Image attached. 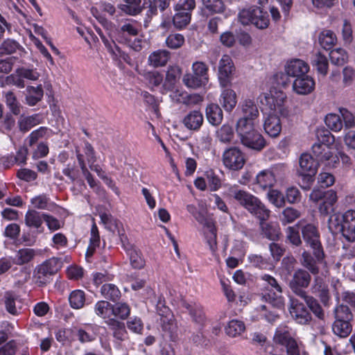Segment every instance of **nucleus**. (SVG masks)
Listing matches in <instances>:
<instances>
[{"label":"nucleus","mask_w":355,"mask_h":355,"mask_svg":"<svg viewBox=\"0 0 355 355\" xmlns=\"http://www.w3.org/2000/svg\"><path fill=\"white\" fill-rule=\"evenodd\" d=\"M228 193L239 205L259 220H267L270 217V210L257 196L250 192L240 189L237 185H234L228 189Z\"/></svg>","instance_id":"obj_1"},{"label":"nucleus","mask_w":355,"mask_h":355,"mask_svg":"<svg viewBox=\"0 0 355 355\" xmlns=\"http://www.w3.org/2000/svg\"><path fill=\"white\" fill-rule=\"evenodd\" d=\"M335 320L332 324L334 334L340 338H347L352 331L353 314L350 309L343 304L337 306L334 311Z\"/></svg>","instance_id":"obj_2"},{"label":"nucleus","mask_w":355,"mask_h":355,"mask_svg":"<svg viewBox=\"0 0 355 355\" xmlns=\"http://www.w3.org/2000/svg\"><path fill=\"white\" fill-rule=\"evenodd\" d=\"M273 341L276 345H281L286 348V355H300V347L288 331L282 329H277ZM269 355H284V351L274 347L269 352Z\"/></svg>","instance_id":"obj_3"},{"label":"nucleus","mask_w":355,"mask_h":355,"mask_svg":"<svg viewBox=\"0 0 355 355\" xmlns=\"http://www.w3.org/2000/svg\"><path fill=\"white\" fill-rule=\"evenodd\" d=\"M286 95L282 92L270 91L260 96V102L266 105L270 111L269 114L286 115L287 110L284 107Z\"/></svg>","instance_id":"obj_4"},{"label":"nucleus","mask_w":355,"mask_h":355,"mask_svg":"<svg viewBox=\"0 0 355 355\" xmlns=\"http://www.w3.org/2000/svg\"><path fill=\"white\" fill-rule=\"evenodd\" d=\"M223 165L231 171L241 170L245 163V155L236 146L230 147L224 150L222 155Z\"/></svg>","instance_id":"obj_5"},{"label":"nucleus","mask_w":355,"mask_h":355,"mask_svg":"<svg viewBox=\"0 0 355 355\" xmlns=\"http://www.w3.org/2000/svg\"><path fill=\"white\" fill-rule=\"evenodd\" d=\"M311 281L310 272L304 269L298 268L294 272L289 282V287L294 294L302 297L308 294L304 289L309 286Z\"/></svg>","instance_id":"obj_6"},{"label":"nucleus","mask_w":355,"mask_h":355,"mask_svg":"<svg viewBox=\"0 0 355 355\" xmlns=\"http://www.w3.org/2000/svg\"><path fill=\"white\" fill-rule=\"evenodd\" d=\"M312 250L314 257L304 250L302 254L300 263L308 272L315 276L320 271L318 264L324 261V253L322 248Z\"/></svg>","instance_id":"obj_7"},{"label":"nucleus","mask_w":355,"mask_h":355,"mask_svg":"<svg viewBox=\"0 0 355 355\" xmlns=\"http://www.w3.org/2000/svg\"><path fill=\"white\" fill-rule=\"evenodd\" d=\"M289 312L291 317L299 324H308L311 320V315L304 304L297 300L291 299Z\"/></svg>","instance_id":"obj_8"},{"label":"nucleus","mask_w":355,"mask_h":355,"mask_svg":"<svg viewBox=\"0 0 355 355\" xmlns=\"http://www.w3.org/2000/svg\"><path fill=\"white\" fill-rule=\"evenodd\" d=\"M119 235L123 248L130 257L132 266L137 269L142 268L145 265V261L141 257L140 251L134 245L129 243L125 236L121 234Z\"/></svg>","instance_id":"obj_9"},{"label":"nucleus","mask_w":355,"mask_h":355,"mask_svg":"<svg viewBox=\"0 0 355 355\" xmlns=\"http://www.w3.org/2000/svg\"><path fill=\"white\" fill-rule=\"evenodd\" d=\"M299 164L298 173L300 175L310 180L316 173L318 164L311 155L302 154L300 157Z\"/></svg>","instance_id":"obj_10"},{"label":"nucleus","mask_w":355,"mask_h":355,"mask_svg":"<svg viewBox=\"0 0 355 355\" xmlns=\"http://www.w3.org/2000/svg\"><path fill=\"white\" fill-rule=\"evenodd\" d=\"M240 139L243 145L257 151L261 150L266 144L263 136L256 130L248 132Z\"/></svg>","instance_id":"obj_11"},{"label":"nucleus","mask_w":355,"mask_h":355,"mask_svg":"<svg viewBox=\"0 0 355 355\" xmlns=\"http://www.w3.org/2000/svg\"><path fill=\"white\" fill-rule=\"evenodd\" d=\"M301 231L303 239L311 249L322 248L319 233L313 225L306 224L302 227Z\"/></svg>","instance_id":"obj_12"},{"label":"nucleus","mask_w":355,"mask_h":355,"mask_svg":"<svg viewBox=\"0 0 355 355\" xmlns=\"http://www.w3.org/2000/svg\"><path fill=\"white\" fill-rule=\"evenodd\" d=\"M234 66L231 58L227 55H224L219 62V75L218 78L220 84L223 87L227 86L229 78L232 75Z\"/></svg>","instance_id":"obj_13"},{"label":"nucleus","mask_w":355,"mask_h":355,"mask_svg":"<svg viewBox=\"0 0 355 355\" xmlns=\"http://www.w3.org/2000/svg\"><path fill=\"white\" fill-rule=\"evenodd\" d=\"M315 88V81L309 76L304 75L295 78L293 83V89L297 94H310Z\"/></svg>","instance_id":"obj_14"},{"label":"nucleus","mask_w":355,"mask_h":355,"mask_svg":"<svg viewBox=\"0 0 355 355\" xmlns=\"http://www.w3.org/2000/svg\"><path fill=\"white\" fill-rule=\"evenodd\" d=\"M345 220L343 224L342 235L349 242L355 241V211L345 212Z\"/></svg>","instance_id":"obj_15"},{"label":"nucleus","mask_w":355,"mask_h":355,"mask_svg":"<svg viewBox=\"0 0 355 355\" xmlns=\"http://www.w3.org/2000/svg\"><path fill=\"white\" fill-rule=\"evenodd\" d=\"M309 70V65L303 60L299 59L291 60L285 67L287 75L295 77V78L306 74Z\"/></svg>","instance_id":"obj_16"},{"label":"nucleus","mask_w":355,"mask_h":355,"mask_svg":"<svg viewBox=\"0 0 355 355\" xmlns=\"http://www.w3.org/2000/svg\"><path fill=\"white\" fill-rule=\"evenodd\" d=\"M204 121L202 114L199 110L189 112L183 119L184 125L190 130H198Z\"/></svg>","instance_id":"obj_17"},{"label":"nucleus","mask_w":355,"mask_h":355,"mask_svg":"<svg viewBox=\"0 0 355 355\" xmlns=\"http://www.w3.org/2000/svg\"><path fill=\"white\" fill-rule=\"evenodd\" d=\"M207 121L213 126H218L223 121V113L218 104L210 103L205 108Z\"/></svg>","instance_id":"obj_18"},{"label":"nucleus","mask_w":355,"mask_h":355,"mask_svg":"<svg viewBox=\"0 0 355 355\" xmlns=\"http://www.w3.org/2000/svg\"><path fill=\"white\" fill-rule=\"evenodd\" d=\"M266 132L272 137H277L282 130V123L277 114H269L264 122Z\"/></svg>","instance_id":"obj_19"},{"label":"nucleus","mask_w":355,"mask_h":355,"mask_svg":"<svg viewBox=\"0 0 355 355\" xmlns=\"http://www.w3.org/2000/svg\"><path fill=\"white\" fill-rule=\"evenodd\" d=\"M219 102L226 112H231L237 103L236 92L232 89H224L220 94Z\"/></svg>","instance_id":"obj_20"},{"label":"nucleus","mask_w":355,"mask_h":355,"mask_svg":"<svg viewBox=\"0 0 355 355\" xmlns=\"http://www.w3.org/2000/svg\"><path fill=\"white\" fill-rule=\"evenodd\" d=\"M338 196L336 192L332 189L325 192L322 202L320 205L319 211L321 214L328 215L334 210V205L337 202Z\"/></svg>","instance_id":"obj_21"},{"label":"nucleus","mask_w":355,"mask_h":355,"mask_svg":"<svg viewBox=\"0 0 355 355\" xmlns=\"http://www.w3.org/2000/svg\"><path fill=\"white\" fill-rule=\"evenodd\" d=\"M170 58V53L164 49H159L152 52L148 58V64L154 67L165 66Z\"/></svg>","instance_id":"obj_22"},{"label":"nucleus","mask_w":355,"mask_h":355,"mask_svg":"<svg viewBox=\"0 0 355 355\" xmlns=\"http://www.w3.org/2000/svg\"><path fill=\"white\" fill-rule=\"evenodd\" d=\"M237 112L243 118L255 119L259 116V110L256 104L250 99L241 102L237 108Z\"/></svg>","instance_id":"obj_23"},{"label":"nucleus","mask_w":355,"mask_h":355,"mask_svg":"<svg viewBox=\"0 0 355 355\" xmlns=\"http://www.w3.org/2000/svg\"><path fill=\"white\" fill-rule=\"evenodd\" d=\"M119 33L128 40L129 37H135L139 34V24L133 19H125L119 27Z\"/></svg>","instance_id":"obj_24"},{"label":"nucleus","mask_w":355,"mask_h":355,"mask_svg":"<svg viewBox=\"0 0 355 355\" xmlns=\"http://www.w3.org/2000/svg\"><path fill=\"white\" fill-rule=\"evenodd\" d=\"M266 220H260L261 234L271 241L278 240L281 234L279 226L272 223H266Z\"/></svg>","instance_id":"obj_25"},{"label":"nucleus","mask_w":355,"mask_h":355,"mask_svg":"<svg viewBox=\"0 0 355 355\" xmlns=\"http://www.w3.org/2000/svg\"><path fill=\"white\" fill-rule=\"evenodd\" d=\"M276 182L275 173L273 170H263L256 177V183L260 188L265 190L270 189Z\"/></svg>","instance_id":"obj_26"},{"label":"nucleus","mask_w":355,"mask_h":355,"mask_svg":"<svg viewBox=\"0 0 355 355\" xmlns=\"http://www.w3.org/2000/svg\"><path fill=\"white\" fill-rule=\"evenodd\" d=\"M181 304L183 307L188 310L193 322L200 325L203 324L205 317L200 305L196 304H191L184 300L181 301Z\"/></svg>","instance_id":"obj_27"},{"label":"nucleus","mask_w":355,"mask_h":355,"mask_svg":"<svg viewBox=\"0 0 355 355\" xmlns=\"http://www.w3.org/2000/svg\"><path fill=\"white\" fill-rule=\"evenodd\" d=\"M26 91L25 102L29 106H34L42 101L44 96L42 85H39L37 87L28 86Z\"/></svg>","instance_id":"obj_28"},{"label":"nucleus","mask_w":355,"mask_h":355,"mask_svg":"<svg viewBox=\"0 0 355 355\" xmlns=\"http://www.w3.org/2000/svg\"><path fill=\"white\" fill-rule=\"evenodd\" d=\"M40 123L41 120L38 114L31 116L21 115L18 119L17 125L19 131L25 133Z\"/></svg>","instance_id":"obj_29"},{"label":"nucleus","mask_w":355,"mask_h":355,"mask_svg":"<svg viewBox=\"0 0 355 355\" xmlns=\"http://www.w3.org/2000/svg\"><path fill=\"white\" fill-rule=\"evenodd\" d=\"M181 75V69L178 67H170L166 74L163 85L164 90H173Z\"/></svg>","instance_id":"obj_30"},{"label":"nucleus","mask_w":355,"mask_h":355,"mask_svg":"<svg viewBox=\"0 0 355 355\" xmlns=\"http://www.w3.org/2000/svg\"><path fill=\"white\" fill-rule=\"evenodd\" d=\"M44 213H40L35 209L28 210L25 215V224L28 227L39 229L44 219Z\"/></svg>","instance_id":"obj_31"},{"label":"nucleus","mask_w":355,"mask_h":355,"mask_svg":"<svg viewBox=\"0 0 355 355\" xmlns=\"http://www.w3.org/2000/svg\"><path fill=\"white\" fill-rule=\"evenodd\" d=\"M216 139L223 144H230L234 137V132L232 125L225 123L216 131Z\"/></svg>","instance_id":"obj_32"},{"label":"nucleus","mask_w":355,"mask_h":355,"mask_svg":"<svg viewBox=\"0 0 355 355\" xmlns=\"http://www.w3.org/2000/svg\"><path fill=\"white\" fill-rule=\"evenodd\" d=\"M301 298L304 300L307 306L309 308V309L311 311V312L314 314L315 317H317L318 319L321 320H324V311L315 298L308 294L306 295V296L302 297Z\"/></svg>","instance_id":"obj_33"},{"label":"nucleus","mask_w":355,"mask_h":355,"mask_svg":"<svg viewBox=\"0 0 355 355\" xmlns=\"http://www.w3.org/2000/svg\"><path fill=\"white\" fill-rule=\"evenodd\" d=\"M311 63L317 71L325 76L328 72V60L325 55L320 52H318L313 55Z\"/></svg>","instance_id":"obj_34"},{"label":"nucleus","mask_w":355,"mask_h":355,"mask_svg":"<svg viewBox=\"0 0 355 355\" xmlns=\"http://www.w3.org/2000/svg\"><path fill=\"white\" fill-rule=\"evenodd\" d=\"M160 324L162 330L169 334L172 340L177 339L178 327L173 315L170 318H163L162 320H160Z\"/></svg>","instance_id":"obj_35"},{"label":"nucleus","mask_w":355,"mask_h":355,"mask_svg":"<svg viewBox=\"0 0 355 355\" xmlns=\"http://www.w3.org/2000/svg\"><path fill=\"white\" fill-rule=\"evenodd\" d=\"M206 230H205V238L209 249L212 252L217 250L216 230L213 221L206 222Z\"/></svg>","instance_id":"obj_36"},{"label":"nucleus","mask_w":355,"mask_h":355,"mask_svg":"<svg viewBox=\"0 0 355 355\" xmlns=\"http://www.w3.org/2000/svg\"><path fill=\"white\" fill-rule=\"evenodd\" d=\"M252 24L259 29H264L268 26L269 18L266 11L259 7L254 6V14Z\"/></svg>","instance_id":"obj_37"},{"label":"nucleus","mask_w":355,"mask_h":355,"mask_svg":"<svg viewBox=\"0 0 355 355\" xmlns=\"http://www.w3.org/2000/svg\"><path fill=\"white\" fill-rule=\"evenodd\" d=\"M6 310L12 315L18 313L21 309L19 297L12 293L7 292L4 296Z\"/></svg>","instance_id":"obj_38"},{"label":"nucleus","mask_w":355,"mask_h":355,"mask_svg":"<svg viewBox=\"0 0 355 355\" xmlns=\"http://www.w3.org/2000/svg\"><path fill=\"white\" fill-rule=\"evenodd\" d=\"M345 213L340 214L336 213L331 215L328 220V228L332 234H336L343 231V224L345 220Z\"/></svg>","instance_id":"obj_39"},{"label":"nucleus","mask_w":355,"mask_h":355,"mask_svg":"<svg viewBox=\"0 0 355 355\" xmlns=\"http://www.w3.org/2000/svg\"><path fill=\"white\" fill-rule=\"evenodd\" d=\"M254 120L243 117L238 120L236 125V130L239 138L255 130L254 128Z\"/></svg>","instance_id":"obj_40"},{"label":"nucleus","mask_w":355,"mask_h":355,"mask_svg":"<svg viewBox=\"0 0 355 355\" xmlns=\"http://www.w3.org/2000/svg\"><path fill=\"white\" fill-rule=\"evenodd\" d=\"M51 275L53 274L42 263L35 268L33 277L35 283L42 286L49 281Z\"/></svg>","instance_id":"obj_41"},{"label":"nucleus","mask_w":355,"mask_h":355,"mask_svg":"<svg viewBox=\"0 0 355 355\" xmlns=\"http://www.w3.org/2000/svg\"><path fill=\"white\" fill-rule=\"evenodd\" d=\"M8 340V336L2 333L0 336V355H15L17 351V343L12 340L4 344Z\"/></svg>","instance_id":"obj_42"},{"label":"nucleus","mask_w":355,"mask_h":355,"mask_svg":"<svg viewBox=\"0 0 355 355\" xmlns=\"http://www.w3.org/2000/svg\"><path fill=\"white\" fill-rule=\"evenodd\" d=\"M192 73L202 80V81L207 84L209 81L208 66L203 62L196 61L192 64Z\"/></svg>","instance_id":"obj_43"},{"label":"nucleus","mask_w":355,"mask_h":355,"mask_svg":"<svg viewBox=\"0 0 355 355\" xmlns=\"http://www.w3.org/2000/svg\"><path fill=\"white\" fill-rule=\"evenodd\" d=\"M35 256V252L31 248L19 250L14 259V263L17 265H23L30 262Z\"/></svg>","instance_id":"obj_44"},{"label":"nucleus","mask_w":355,"mask_h":355,"mask_svg":"<svg viewBox=\"0 0 355 355\" xmlns=\"http://www.w3.org/2000/svg\"><path fill=\"white\" fill-rule=\"evenodd\" d=\"M245 329L243 322L238 320H232L229 322L225 328L226 334L231 337L241 335Z\"/></svg>","instance_id":"obj_45"},{"label":"nucleus","mask_w":355,"mask_h":355,"mask_svg":"<svg viewBox=\"0 0 355 355\" xmlns=\"http://www.w3.org/2000/svg\"><path fill=\"white\" fill-rule=\"evenodd\" d=\"M101 294L107 300L112 301H116L121 296V292L119 289L112 284H105L101 289Z\"/></svg>","instance_id":"obj_46"},{"label":"nucleus","mask_w":355,"mask_h":355,"mask_svg":"<svg viewBox=\"0 0 355 355\" xmlns=\"http://www.w3.org/2000/svg\"><path fill=\"white\" fill-rule=\"evenodd\" d=\"M70 306L73 309H79L83 307L85 302V293L81 290H76L69 297Z\"/></svg>","instance_id":"obj_47"},{"label":"nucleus","mask_w":355,"mask_h":355,"mask_svg":"<svg viewBox=\"0 0 355 355\" xmlns=\"http://www.w3.org/2000/svg\"><path fill=\"white\" fill-rule=\"evenodd\" d=\"M336 35L329 30L322 31L319 36V42L324 49H330L336 42Z\"/></svg>","instance_id":"obj_48"},{"label":"nucleus","mask_w":355,"mask_h":355,"mask_svg":"<svg viewBox=\"0 0 355 355\" xmlns=\"http://www.w3.org/2000/svg\"><path fill=\"white\" fill-rule=\"evenodd\" d=\"M6 103L10 112L15 115H19L21 112V105L17 101L16 96L12 92H8L5 94Z\"/></svg>","instance_id":"obj_49"},{"label":"nucleus","mask_w":355,"mask_h":355,"mask_svg":"<svg viewBox=\"0 0 355 355\" xmlns=\"http://www.w3.org/2000/svg\"><path fill=\"white\" fill-rule=\"evenodd\" d=\"M195 8V0H179L174 6V10L178 12H186L191 17V12Z\"/></svg>","instance_id":"obj_50"},{"label":"nucleus","mask_w":355,"mask_h":355,"mask_svg":"<svg viewBox=\"0 0 355 355\" xmlns=\"http://www.w3.org/2000/svg\"><path fill=\"white\" fill-rule=\"evenodd\" d=\"M300 216V212L293 208L286 207L284 209L280 216V220L283 225L291 223Z\"/></svg>","instance_id":"obj_51"},{"label":"nucleus","mask_w":355,"mask_h":355,"mask_svg":"<svg viewBox=\"0 0 355 355\" xmlns=\"http://www.w3.org/2000/svg\"><path fill=\"white\" fill-rule=\"evenodd\" d=\"M330 60L332 64L338 66L343 65L347 59L345 51L343 49H336L329 53Z\"/></svg>","instance_id":"obj_52"},{"label":"nucleus","mask_w":355,"mask_h":355,"mask_svg":"<svg viewBox=\"0 0 355 355\" xmlns=\"http://www.w3.org/2000/svg\"><path fill=\"white\" fill-rule=\"evenodd\" d=\"M182 81L188 88L191 89H198L206 85L202 81L200 78H199L193 73H188L184 74L182 78Z\"/></svg>","instance_id":"obj_53"},{"label":"nucleus","mask_w":355,"mask_h":355,"mask_svg":"<svg viewBox=\"0 0 355 355\" xmlns=\"http://www.w3.org/2000/svg\"><path fill=\"white\" fill-rule=\"evenodd\" d=\"M325 123L331 130L340 131L343 128L340 116L336 114H329L325 117Z\"/></svg>","instance_id":"obj_54"},{"label":"nucleus","mask_w":355,"mask_h":355,"mask_svg":"<svg viewBox=\"0 0 355 355\" xmlns=\"http://www.w3.org/2000/svg\"><path fill=\"white\" fill-rule=\"evenodd\" d=\"M94 312L98 316L106 319L112 312V305L107 301H99L95 304Z\"/></svg>","instance_id":"obj_55"},{"label":"nucleus","mask_w":355,"mask_h":355,"mask_svg":"<svg viewBox=\"0 0 355 355\" xmlns=\"http://www.w3.org/2000/svg\"><path fill=\"white\" fill-rule=\"evenodd\" d=\"M19 47L20 45L15 40L8 39L0 45V56L12 54Z\"/></svg>","instance_id":"obj_56"},{"label":"nucleus","mask_w":355,"mask_h":355,"mask_svg":"<svg viewBox=\"0 0 355 355\" xmlns=\"http://www.w3.org/2000/svg\"><path fill=\"white\" fill-rule=\"evenodd\" d=\"M112 313L115 316L124 320L130 315V308L126 303L119 302L112 306Z\"/></svg>","instance_id":"obj_57"},{"label":"nucleus","mask_w":355,"mask_h":355,"mask_svg":"<svg viewBox=\"0 0 355 355\" xmlns=\"http://www.w3.org/2000/svg\"><path fill=\"white\" fill-rule=\"evenodd\" d=\"M204 8L210 12H223L225 10V5L223 0H201Z\"/></svg>","instance_id":"obj_58"},{"label":"nucleus","mask_w":355,"mask_h":355,"mask_svg":"<svg viewBox=\"0 0 355 355\" xmlns=\"http://www.w3.org/2000/svg\"><path fill=\"white\" fill-rule=\"evenodd\" d=\"M191 18V17L186 12H175L173 17V24L177 29H182L190 23Z\"/></svg>","instance_id":"obj_59"},{"label":"nucleus","mask_w":355,"mask_h":355,"mask_svg":"<svg viewBox=\"0 0 355 355\" xmlns=\"http://www.w3.org/2000/svg\"><path fill=\"white\" fill-rule=\"evenodd\" d=\"M184 43V37L179 33L171 34L166 39V46L172 49L180 48Z\"/></svg>","instance_id":"obj_60"},{"label":"nucleus","mask_w":355,"mask_h":355,"mask_svg":"<svg viewBox=\"0 0 355 355\" xmlns=\"http://www.w3.org/2000/svg\"><path fill=\"white\" fill-rule=\"evenodd\" d=\"M268 200L277 207H282L285 205L284 195L275 189L270 190L267 194Z\"/></svg>","instance_id":"obj_61"},{"label":"nucleus","mask_w":355,"mask_h":355,"mask_svg":"<svg viewBox=\"0 0 355 355\" xmlns=\"http://www.w3.org/2000/svg\"><path fill=\"white\" fill-rule=\"evenodd\" d=\"M254 14V6L243 9L241 10L238 15L239 21L243 25L252 24L253 17Z\"/></svg>","instance_id":"obj_62"},{"label":"nucleus","mask_w":355,"mask_h":355,"mask_svg":"<svg viewBox=\"0 0 355 355\" xmlns=\"http://www.w3.org/2000/svg\"><path fill=\"white\" fill-rule=\"evenodd\" d=\"M318 141L324 146H331L334 143V135L326 129H320L316 133Z\"/></svg>","instance_id":"obj_63"},{"label":"nucleus","mask_w":355,"mask_h":355,"mask_svg":"<svg viewBox=\"0 0 355 355\" xmlns=\"http://www.w3.org/2000/svg\"><path fill=\"white\" fill-rule=\"evenodd\" d=\"M101 223L105 227L110 231L114 232L115 228L118 227V221L113 216L107 213H100L99 214Z\"/></svg>","instance_id":"obj_64"}]
</instances>
